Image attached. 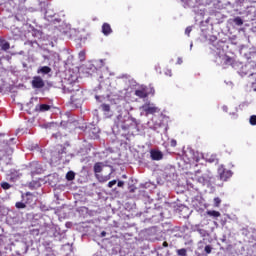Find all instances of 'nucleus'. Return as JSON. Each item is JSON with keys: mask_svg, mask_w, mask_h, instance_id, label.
Returning <instances> with one entry per match:
<instances>
[{"mask_svg": "<svg viewBox=\"0 0 256 256\" xmlns=\"http://www.w3.org/2000/svg\"><path fill=\"white\" fill-rule=\"evenodd\" d=\"M63 91L64 93H76V95H78V98H76L75 95H71L72 103H79V101H83V91H81V87L78 82H68L63 87Z\"/></svg>", "mask_w": 256, "mask_h": 256, "instance_id": "f257e3e1", "label": "nucleus"}, {"mask_svg": "<svg viewBox=\"0 0 256 256\" xmlns=\"http://www.w3.org/2000/svg\"><path fill=\"white\" fill-rule=\"evenodd\" d=\"M129 121H133V118L129 116L118 115L116 125L117 127H121L123 131H127V129L131 127V124L127 123Z\"/></svg>", "mask_w": 256, "mask_h": 256, "instance_id": "f03ea898", "label": "nucleus"}, {"mask_svg": "<svg viewBox=\"0 0 256 256\" xmlns=\"http://www.w3.org/2000/svg\"><path fill=\"white\" fill-rule=\"evenodd\" d=\"M93 169H94L96 179H98L99 181H102V182L109 181V179H110L109 176H107L106 179L99 178V173H101L103 171V162H96L94 164Z\"/></svg>", "mask_w": 256, "mask_h": 256, "instance_id": "7ed1b4c3", "label": "nucleus"}, {"mask_svg": "<svg viewBox=\"0 0 256 256\" xmlns=\"http://www.w3.org/2000/svg\"><path fill=\"white\" fill-rule=\"evenodd\" d=\"M218 173L221 181H227V179H230V177L233 176V172H231V170L225 169L223 166L218 168Z\"/></svg>", "mask_w": 256, "mask_h": 256, "instance_id": "20e7f679", "label": "nucleus"}, {"mask_svg": "<svg viewBox=\"0 0 256 256\" xmlns=\"http://www.w3.org/2000/svg\"><path fill=\"white\" fill-rule=\"evenodd\" d=\"M134 95L139 99H147L149 97V90L147 86H141L135 90Z\"/></svg>", "mask_w": 256, "mask_h": 256, "instance_id": "39448f33", "label": "nucleus"}, {"mask_svg": "<svg viewBox=\"0 0 256 256\" xmlns=\"http://www.w3.org/2000/svg\"><path fill=\"white\" fill-rule=\"evenodd\" d=\"M142 109L146 115H155V113H159V111H161L159 107L153 106L151 104H144Z\"/></svg>", "mask_w": 256, "mask_h": 256, "instance_id": "423d86ee", "label": "nucleus"}, {"mask_svg": "<svg viewBox=\"0 0 256 256\" xmlns=\"http://www.w3.org/2000/svg\"><path fill=\"white\" fill-rule=\"evenodd\" d=\"M32 87L33 89H43L45 87V81L40 76H35L32 80Z\"/></svg>", "mask_w": 256, "mask_h": 256, "instance_id": "0eeeda50", "label": "nucleus"}, {"mask_svg": "<svg viewBox=\"0 0 256 256\" xmlns=\"http://www.w3.org/2000/svg\"><path fill=\"white\" fill-rule=\"evenodd\" d=\"M150 156L152 161H161L163 159V153L159 150H151Z\"/></svg>", "mask_w": 256, "mask_h": 256, "instance_id": "6e6552de", "label": "nucleus"}, {"mask_svg": "<svg viewBox=\"0 0 256 256\" xmlns=\"http://www.w3.org/2000/svg\"><path fill=\"white\" fill-rule=\"evenodd\" d=\"M102 33L103 35H105L106 37L111 35V33H113V29L111 28V24L109 23H104L102 25Z\"/></svg>", "mask_w": 256, "mask_h": 256, "instance_id": "1a4fd4ad", "label": "nucleus"}, {"mask_svg": "<svg viewBox=\"0 0 256 256\" xmlns=\"http://www.w3.org/2000/svg\"><path fill=\"white\" fill-rule=\"evenodd\" d=\"M196 181H197L198 183H201V185H207V183L209 182V176L206 175V174H204V175H202V176H198V177L196 178Z\"/></svg>", "mask_w": 256, "mask_h": 256, "instance_id": "9d476101", "label": "nucleus"}, {"mask_svg": "<svg viewBox=\"0 0 256 256\" xmlns=\"http://www.w3.org/2000/svg\"><path fill=\"white\" fill-rule=\"evenodd\" d=\"M11 49V44L7 41H2L0 44V51H9Z\"/></svg>", "mask_w": 256, "mask_h": 256, "instance_id": "9b49d317", "label": "nucleus"}, {"mask_svg": "<svg viewBox=\"0 0 256 256\" xmlns=\"http://www.w3.org/2000/svg\"><path fill=\"white\" fill-rule=\"evenodd\" d=\"M50 72H51V67H49V66H42L37 71V73H42L43 75H49Z\"/></svg>", "mask_w": 256, "mask_h": 256, "instance_id": "f8f14e48", "label": "nucleus"}, {"mask_svg": "<svg viewBox=\"0 0 256 256\" xmlns=\"http://www.w3.org/2000/svg\"><path fill=\"white\" fill-rule=\"evenodd\" d=\"M37 111L40 112H45V111H49V109H51V106L49 104H40L39 106L36 107Z\"/></svg>", "mask_w": 256, "mask_h": 256, "instance_id": "ddd939ff", "label": "nucleus"}, {"mask_svg": "<svg viewBox=\"0 0 256 256\" xmlns=\"http://www.w3.org/2000/svg\"><path fill=\"white\" fill-rule=\"evenodd\" d=\"M206 213L209 215V217H221V212L219 211L208 210Z\"/></svg>", "mask_w": 256, "mask_h": 256, "instance_id": "4468645a", "label": "nucleus"}, {"mask_svg": "<svg viewBox=\"0 0 256 256\" xmlns=\"http://www.w3.org/2000/svg\"><path fill=\"white\" fill-rule=\"evenodd\" d=\"M198 233L199 235H201V237H203V241H200V243H205V237H209V233H207V231H205L204 229H198Z\"/></svg>", "mask_w": 256, "mask_h": 256, "instance_id": "2eb2a0df", "label": "nucleus"}, {"mask_svg": "<svg viewBox=\"0 0 256 256\" xmlns=\"http://www.w3.org/2000/svg\"><path fill=\"white\" fill-rule=\"evenodd\" d=\"M100 107L104 113H109V111H111V106L109 104H101Z\"/></svg>", "mask_w": 256, "mask_h": 256, "instance_id": "dca6fc26", "label": "nucleus"}, {"mask_svg": "<svg viewBox=\"0 0 256 256\" xmlns=\"http://www.w3.org/2000/svg\"><path fill=\"white\" fill-rule=\"evenodd\" d=\"M67 181H73L75 179V172L69 171L66 174Z\"/></svg>", "mask_w": 256, "mask_h": 256, "instance_id": "f3484780", "label": "nucleus"}, {"mask_svg": "<svg viewBox=\"0 0 256 256\" xmlns=\"http://www.w3.org/2000/svg\"><path fill=\"white\" fill-rule=\"evenodd\" d=\"M178 256H186L187 255V249L181 248L176 251Z\"/></svg>", "mask_w": 256, "mask_h": 256, "instance_id": "a211bd4d", "label": "nucleus"}, {"mask_svg": "<svg viewBox=\"0 0 256 256\" xmlns=\"http://www.w3.org/2000/svg\"><path fill=\"white\" fill-rule=\"evenodd\" d=\"M234 23L235 25H238L240 27L241 25H243V19H241V17L238 16L234 18Z\"/></svg>", "mask_w": 256, "mask_h": 256, "instance_id": "6ab92c4d", "label": "nucleus"}, {"mask_svg": "<svg viewBox=\"0 0 256 256\" xmlns=\"http://www.w3.org/2000/svg\"><path fill=\"white\" fill-rule=\"evenodd\" d=\"M15 207L17 209H25V207H27V205H25V203H23V202H16Z\"/></svg>", "mask_w": 256, "mask_h": 256, "instance_id": "aec40b11", "label": "nucleus"}, {"mask_svg": "<svg viewBox=\"0 0 256 256\" xmlns=\"http://www.w3.org/2000/svg\"><path fill=\"white\" fill-rule=\"evenodd\" d=\"M26 197H27L26 203H31L33 201V194L31 192H27Z\"/></svg>", "mask_w": 256, "mask_h": 256, "instance_id": "412c9836", "label": "nucleus"}, {"mask_svg": "<svg viewBox=\"0 0 256 256\" xmlns=\"http://www.w3.org/2000/svg\"><path fill=\"white\" fill-rule=\"evenodd\" d=\"M1 187L2 189H5V190L11 189V184H9L8 182H2Z\"/></svg>", "mask_w": 256, "mask_h": 256, "instance_id": "4be33fe9", "label": "nucleus"}, {"mask_svg": "<svg viewBox=\"0 0 256 256\" xmlns=\"http://www.w3.org/2000/svg\"><path fill=\"white\" fill-rule=\"evenodd\" d=\"M250 125H256V115H252L249 120Z\"/></svg>", "mask_w": 256, "mask_h": 256, "instance_id": "5701e85b", "label": "nucleus"}, {"mask_svg": "<svg viewBox=\"0 0 256 256\" xmlns=\"http://www.w3.org/2000/svg\"><path fill=\"white\" fill-rule=\"evenodd\" d=\"M214 205L216 207H219V205H221V198L219 197L214 198Z\"/></svg>", "mask_w": 256, "mask_h": 256, "instance_id": "b1692460", "label": "nucleus"}, {"mask_svg": "<svg viewBox=\"0 0 256 256\" xmlns=\"http://www.w3.org/2000/svg\"><path fill=\"white\" fill-rule=\"evenodd\" d=\"M193 31V28H191V26H188L185 29V35H187L189 37V35H191V32Z\"/></svg>", "mask_w": 256, "mask_h": 256, "instance_id": "393cba45", "label": "nucleus"}, {"mask_svg": "<svg viewBox=\"0 0 256 256\" xmlns=\"http://www.w3.org/2000/svg\"><path fill=\"white\" fill-rule=\"evenodd\" d=\"M225 65H233V58L227 57L225 60Z\"/></svg>", "mask_w": 256, "mask_h": 256, "instance_id": "a878e982", "label": "nucleus"}, {"mask_svg": "<svg viewBox=\"0 0 256 256\" xmlns=\"http://www.w3.org/2000/svg\"><path fill=\"white\" fill-rule=\"evenodd\" d=\"M213 248H211V246L209 245H206L205 248H204V251L205 253H207V255H209L211 253Z\"/></svg>", "mask_w": 256, "mask_h": 256, "instance_id": "bb28decb", "label": "nucleus"}, {"mask_svg": "<svg viewBox=\"0 0 256 256\" xmlns=\"http://www.w3.org/2000/svg\"><path fill=\"white\" fill-rule=\"evenodd\" d=\"M5 239H6L5 235L0 234V245H5Z\"/></svg>", "mask_w": 256, "mask_h": 256, "instance_id": "cd10ccee", "label": "nucleus"}, {"mask_svg": "<svg viewBox=\"0 0 256 256\" xmlns=\"http://www.w3.org/2000/svg\"><path fill=\"white\" fill-rule=\"evenodd\" d=\"M114 185H117V180H112L108 183V187L111 189Z\"/></svg>", "mask_w": 256, "mask_h": 256, "instance_id": "c85d7f7f", "label": "nucleus"}, {"mask_svg": "<svg viewBox=\"0 0 256 256\" xmlns=\"http://www.w3.org/2000/svg\"><path fill=\"white\" fill-rule=\"evenodd\" d=\"M170 145H171V147H177V140L172 139V140L170 141Z\"/></svg>", "mask_w": 256, "mask_h": 256, "instance_id": "c756f323", "label": "nucleus"}, {"mask_svg": "<svg viewBox=\"0 0 256 256\" xmlns=\"http://www.w3.org/2000/svg\"><path fill=\"white\" fill-rule=\"evenodd\" d=\"M79 58H80V59H85V51H81V52L79 53Z\"/></svg>", "mask_w": 256, "mask_h": 256, "instance_id": "7c9ffc66", "label": "nucleus"}, {"mask_svg": "<svg viewBox=\"0 0 256 256\" xmlns=\"http://www.w3.org/2000/svg\"><path fill=\"white\" fill-rule=\"evenodd\" d=\"M183 64V58L179 57L177 58V65H182Z\"/></svg>", "mask_w": 256, "mask_h": 256, "instance_id": "2f4dec72", "label": "nucleus"}, {"mask_svg": "<svg viewBox=\"0 0 256 256\" xmlns=\"http://www.w3.org/2000/svg\"><path fill=\"white\" fill-rule=\"evenodd\" d=\"M118 187H123L125 185V182L123 181H118L117 183Z\"/></svg>", "mask_w": 256, "mask_h": 256, "instance_id": "473e14b6", "label": "nucleus"}, {"mask_svg": "<svg viewBox=\"0 0 256 256\" xmlns=\"http://www.w3.org/2000/svg\"><path fill=\"white\" fill-rule=\"evenodd\" d=\"M162 245L163 247H169V243H167V241H164Z\"/></svg>", "mask_w": 256, "mask_h": 256, "instance_id": "72a5a7b5", "label": "nucleus"}, {"mask_svg": "<svg viewBox=\"0 0 256 256\" xmlns=\"http://www.w3.org/2000/svg\"><path fill=\"white\" fill-rule=\"evenodd\" d=\"M106 235H107V232H105V231L101 232V237H105Z\"/></svg>", "mask_w": 256, "mask_h": 256, "instance_id": "f704fd0d", "label": "nucleus"}, {"mask_svg": "<svg viewBox=\"0 0 256 256\" xmlns=\"http://www.w3.org/2000/svg\"><path fill=\"white\" fill-rule=\"evenodd\" d=\"M72 95H75V98L79 99V95H77V92L72 93Z\"/></svg>", "mask_w": 256, "mask_h": 256, "instance_id": "c9c22d12", "label": "nucleus"}, {"mask_svg": "<svg viewBox=\"0 0 256 256\" xmlns=\"http://www.w3.org/2000/svg\"><path fill=\"white\" fill-rule=\"evenodd\" d=\"M53 137H57V135L53 134Z\"/></svg>", "mask_w": 256, "mask_h": 256, "instance_id": "e433bc0d", "label": "nucleus"}, {"mask_svg": "<svg viewBox=\"0 0 256 256\" xmlns=\"http://www.w3.org/2000/svg\"><path fill=\"white\" fill-rule=\"evenodd\" d=\"M52 256H54V255H52Z\"/></svg>", "mask_w": 256, "mask_h": 256, "instance_id": "4c0bfd02", "label": "nucleus"}]
</instances>
